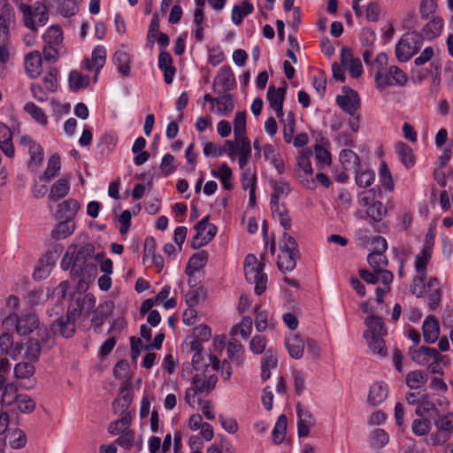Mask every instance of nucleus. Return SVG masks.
Here are the masks:
<instances>
[{
	"mask_svg": "<svg viewBox=\"0 0 453 453\" xmlns=\"http://www.w3.org/2000/svg\"><path fill=\"white\" fill-rule=\"evenodd\" d=\"M75 229V222L73 219H66L57 224L51 230L50 237L54 241H60L70 236Z\"/></svg>",
	"mask_w": 453,
	"mask_h": 453,
	"instance_id": "obj_21",
	"label": "nucleus"
},
{
	"mask_svg": "<svg viewBox=\"0 0 453 453\" xmlns=\"http://www.w3.org/2000/svg\"><path fill=\"white\" fill-rule=\"evenodd\" d=\"M112 61L122 76H128L130 73V56L127 51L118 50L112 57Z\"/></svg>",
	"mask_w": 453,
	"mask_h": 453,
	"instance_id": "obj_33",
	"label": "nucleus"
},
{
	"mask_svg": "<svg viewBox=\"0 0 453 453\" xmlns=\"http://www.w3.org/2000/svg\"><path fill=\"white\" fill-rule=\"evenodd\" d=\"M174 157L171 154H165L161 161L160 169L165 176L172 174L175 170Z\"/></svg>",
	"mask_w": 453,
	"mask_h": 453,
	"instance_id": "obj_64",
	"label": "nucleus"
},
{
	"mask_svg": "<svg viewBox=\"0 0 453 453\" xmlns=\"http://www.w3.org/2000/svg\"><path fill=\"white\" fill-rule=\"evenodd\" d=\"M368 344L369 349L380 357H384L387 356V348L385 346L382 335L375 334L369 337H365Z\"/></svg>",
	"mask_w": 453,
	"mask_h": 453,
	"instance_id": "obj_41",
	"label": "nucleus"
},
{
	"mask_svg": "<svg viewBox=\"0 0 453 453\" xmlns=\"http://www.w3.org/2000/svg\"><path fill=\"white\" fill-rule=\"evenodd\" d=\"M431 422L428 419L416 418L412 421L411 431L417 436H424L429 433Z\"/></svg>",
	"mask_w": 453,
	"mask_h": 453,
	"instance_id": "obj_55",
	"label": "nucleus"
},
{
	"mask_svg": "<svg viewBox=\"0 0 453 453\" xmlns=\"http://www.w3.org/2000/svg\"><path fill=\"white\" fill-rule=\"evenodd\" d=\"M423 337L427 343H434L440 334L439 322L434 316H428L423 323Z\"/></svg>",
	"mask_w": 453,
	"mask_h": 453,
	"instance_id": "obj_20",
	"label": "nucleus"
},
{
	"mask_svg": "<svg viewBox=\"0 0 453 453\" xmlns=\"http://www.w3.org/2000/svg\"><path fill=\"white\" fill-rule=\"evenodd\" d=\"M288 426V418L286 415L282 414L279 417L272 432L273 441L275 444H280L286 436Z\"/></svg>",
	"mask_w": 453,
	"mask_h": 453,
	"instance_id": "obj_38",
	"label": "nucleus"
},
{
	"mask_svg": "<svg viewBox=\"0 0 453 453\" xmlns=\"http://www.w3.org/2000/svg\"><path fill=\"white\" fill-rule=\"evenodd\" d=\"M133 396L127 390L122 389L120 394L112 403V409L115 414H123L128 412L127 410L131 404Z\"/></svg>",
	"mask_w": 453,
	"mask_h": 453,
	"instance_id": "obj_30",
	"label": "nucleus"
},
{
	"mask_svg": "<svg viewBox=\"0 0 453 453\" xmlns=\"http://www.w3.org/2000/svg\"><path fill=\"white\" fill-rule=\"evenodd\" d=\"M311 156V151H302L297 156L296 172L299 177H308L312 174Z\"/></svg>",
	"mask_w": 453,
	"mask_h": 453,
	"instance_id": "obj_24",
	"label": "nucleus"
},
{
	"mask_svg": "<svg viewBox=\"0 0 453 453\" xmlns=\"http://www.w3.org/2000/svg\"><path fill=\"white\" fill-rule=\"evenodd\" d=\"M376 191L374 188H370L360 192L357 195V203L361 207L367 209L376 200Z\"/></svg>",
	"mask_w": 453,
	"mask_h": 453,
	"instance_id": "obj_58",
	"label": "nucleus"
},
{
	"mask_svg": "<svg viewBox=\"0 0 453 453\" xmlns=\"http://www.w3.org/2000/svg\"><path fill=\"white\" fill-rule=\"evenodd\" d=\"M16 403L19 410L24 413H30L35 408V402L27 395H19Z\"/></svg>",
	"mask_w": 453,
	"mask_h": 453,
	"instance_id": "obj_57",
	"label": "nucleus"
},
{
	"mask_svg": "<svg viewBox=\"0 0 453 453\" xmlns=\"http://www.w3.org/2000/svg\"><path fill=\"white\" fill-rule=\"evenodd\" d=\"M211 336V328L200 325L194 328V338L185 346L186 351L192 353V358L191 364L183 365L182 376L188 378L192 374V371H197L195 382L199 385L201 391L215 388L218 382L217 371L219 360L202 347V342H208Z\"/></svg>",
	"mask_w": 453,
	"mask_h": 453,
	"instance_id": "obj_1",
	"label": "nucleus"
},
{
	"mask_svg": "<svg viewBox=\"0 0 453 453\" xmlns=\"http://www.w3.org/2000/svg\"><path fill=\"white\" fill-rule=\"evenodd\" d=\"M285 95V88H276L274 86H270L267 91V100L271 108L275 111L278 119H282L284 116L283 103Z\"/></svg>",
	"mask_w": 453,
	"mask_h": 453,
	"instance_id": "obj_13",
	"label": "nucleus"
},
{
	"mask_svg": "<svg viewBox=\"0 0 453 453\" xmlns=\"http://www.w3.org/2000/svg\"><path fill=\"white\" fill-rule=\"evenodd\" d=\"M24 111L29 114L37 123L41 125L47 124V117L42 108L32 102H28L24 106Z\"/></svg>",
	"mask_w": 453,
	"mask_h": 453,
	"instance_id": "obj_49",
	"label": "nucleus"
},
{
	"mask_svg": "<svg viewBox=\"0 0 453 453\" xmlns=\"http://www.w3.org/2000/svg\"><path fill=\"white\" fill-rule=\"evenodd\" d=\"M68 81L71 89L75 91L87 88L89 84L88 76H83L78 71H72L69 74Z\"/></svg>",
	"mask_w": 453,
	"mask_h": 453,
	"instance_id": "obj_50",
	"label": "nucleus"
},
{
	"mask_svg": "<svg viewBox=\"0 0 453 453\" xmlns=\"http://www.w3.org/2000/svg\"><path fill=\"white\" fill-rule=\"evenodd\" d=\"M234 134L236 140L246 137V112L238 111L234 119Z\"/></svg>",
	"mask_w": 453,
	"mask_h": 453,
	"instance_id": "obj_51",
	"label": "nucleus"
},
{
	"mask_svg": "<svg viewBox=\"0 0 453 453\" xmlns=\"http://www.w3.org/2000/svg\"><path fill=\"white\" fill-rule=\"evenodd\" d=\"M42 347L37 340H29L25 343V348L21 352V359L25 362H35L38 359Z\"/></svg>",
	"mask_w": 453,
	"mask_h": 453,
	"instance_id": "obj_31",
	"label": "nucleus"
},
{
	"mask_svg": "<svg viewBox=\"0 0 453 453\" xmlns=\"http://www.w3.org/2000/svg\"><path fill=\"white\" fill-rule=\"evenodd\" d=\"M207 259L208 254L204 250L194 254L188 260L186 273L192 275L196 271H198L205 265Z\"/></svg>",
	"mask_w": 453,
	"mask_h": 453,
	"instance_id": "obj_35",
	"label": "nucleus"
},
{
	"mask_svg": "<svg viewBox=\"0 0 453 453\" xmlns=\"http://www.w3.org/2000/svg\"><path fill=\"white\" fill-rule=\"evenodd\" d=\"M376 87L380 90H383L388 87L395 85L390 73L388 72L378 71L374 76Z\"/></svg>",
	"mask_w": 453,
	"mask_h": 453,
	"instance_id": "obj_60",
	"label": "nucleus"
},
{
	"mask_svg": "<svg viewBox=\"0 0 453 453\" xmlns=\"http://www.w3.org/2000/svg\"><path fill=\"white\" fill-rule=\"evenodd\" d=\"M422 35L412 32L403 35L395 45V57L400 62L409 61L421 49Z\"/></svg>",
	"mask_w": 453,
	"mask_h": 453,
	"instance_id": "obj_5",
	"label": "nucleus"
},
{
	"mask_svg": "<svg viewBox=\"0 0 453 453\" xmlns=\"http://www.w3.org/2000/svg\"><path fill=\"white\" fill-rule=\"evenodd\" d=\"M95 305L96 298L94 296L87 294L82 298L76 299L75 307L71 311V314H74L75 319L77 316L86 318L94 311Z\"/></svg>",
	"mask_w": 453,
	"mask_h": 453,
	"instance_id": "obj_16",
	"label": "nucleus"
},
{
	"mask_svg": "<svg viewBox=\"0 0 453 453\" xmlns=\"http://www.w3.org/2000/svg\"><path fill=\"white\" fill-rule=\"evenodd\" d=\"M425 292L427 296V307L430 311H435L441 303L442 290L436 277H431L426 284Z\"/></svg>",
	"mask_w": 453,
	"mask_h": 453,
	"instance_id": "obj_12",
	"label": "nucleus"
},
{
	"mask_svg": "<svg viewBox=\"0 0 453 453\" xmlns=\"http://www.w3.org/2000/svg\"><path fill=\"white\" fill-rule=\"evenodd\" d=\"M435 426L439 432L450 437L453 433V413L449 412L439 416L435 421Z\"/></svg>",
	"mask_w": 453,
	"mask_h": 453,
	"instance_id": "obj_43",
	"label": "nucleus"
},
{
	"mask_svg": "<svg viewBox=\"0 0 453 453\" xmlns=\"http://www.w3.org/2000/svg\"><path fill=\"white\" fill-rule=\"evenodd\" d=\"M432 250L431 248L425 247L415 257V270L417 275L413 278L411 291L416 294V288H418V297L423 296L426 285L424 284L427 278L426 268L431 259Z\"/></svg>",
	"mask_w": 453,
	"mask_h": 453,
	"instance_id": "obj_6",
	"label": "nucleus"
},
{
	"mask_svg": "<svg viewBox=\"0 0 453 453\" xmlns=\"http://www.w3.org/2000/svg\"><path fill=\"white\" fill-rule=\"evenodd\" d=\"M253 5L247 1H244L242 5H234L232 10L231 19L235 25H240L245 16L252 13Z\"/></svg>",
	"mask_w": 453,
	"mask_h": 453,
	"instance_id": "obj_36",
	"label": "nucleus"
},
{
	"mask_svg": "<svg viewBox=\"0 0 453 453\" xmlns=\"http://www.w3.org/2000/svg\"><path fill=\"white\" fill-rule=\"evenodd\" d=\"M32 362H20L14 366V375L17 379H29L35 373Z\"/></svg>",
	"mask_w": 453,
	"mask_h": 453,
	"instance_id": "obj_52",
	"label": "nucleus"
},
{
	"mask_svg": "<svg viewBox=\"0 0 453 453\" xmlns=\"http://www.w3.org/2000/svg\"><path fill=\"white\" fill-rule=\"evenodd\" d=\"M365 325L368 328L364 333V337L375 334L384 335L386 334L385 324L380 317L370 316L366 318Z\"/></svg>",
	"mask_w": 453,
	"mask_h": 453,
	"instance_id": "obj_28",
	"label": "nucleus"
},
{
	"mask_svg": "<svg viewBox=\"0 0 453 453\" xmlns=\"http://www.w3.org/2000/svg\"><path fill=\"white\" fill-rule=\"evenodd\" d=\"M10 445L14 449H20L27 444V435L20 429L13 430L10 434Z\"/></svg>",
	"mask_w": 453,
	"mask_h": 453,
	"instance_id": "obj_54",
	"label": "nucleus"
},
{
	"mask_svg": "<svg viewBox=\"0 0 453 453\" xmlns=\"http://www.w3.org/2000/svg\"><path fill=\"white\" fill-rule=\"evenodd\" d=\"M266 346V340L262 335H255L250 342V349L256 355L262 354Z\"/></svg>",
	"mask_w": 453,
	"mask_h": 453,
	"instance_id": "obj_63",
	"label": "nucleus"
},
{
	"mask_svg": "<svg viewBox=\"0 0 453 453\" xmlns=\"http://www.w3.org/2000/svg\"><path fill=\"white\" fill-rule=\"evenodd\" d=\"M355 173V180L358 187L367 188L370 187L375 180V173L372 170L365 169L363 170L360 166V170L354 171Z\"/></svg>",
	"mask_w": 453,
	"mask_h": 453,
	"instance_id": "obj_42",
	"label": "nucleus"
},
{
	"mask_svg": "<svg viewBox=\"0 0 453 453\" xmlns=\"http://www.w3.org/2000/svg\"><path fill=\"white\" fill-rule=\"evenodd\" d=\"M437 349L434 348L422 346L416 349H411V358L418 365H426L432 358H437Z\"/></svg>",
	"mask_w": 453,
	"mask_h": 453,
	"instance_id": "obj_19",
	"label": "nucleus"
},
{
	"mask_svg": "<svg viewBox=\"0 0 453 453\" xmlns=\"http://www.w3.org/2000/svg\"><path fill=\"white\" fill-rule=\"evenodd\" d=\"M25 69L27 74L32 78H37L42 71V59L39 51L28 53L25 57Z\"/></svg>",
	"mask_w": 453,
	"mask_h": 453,
	"instance_id": "obj_15",
	"label": "nucleus"
},
{
	"mask_svg": "<svg viewBox=\"0 0 453 453\" xmlns=\"http://www.w3.org/2000/svg\"><path fill=\"white\" fill-rule=\"evenodd\" d=\"M54 335H60L65 338L72 337L75 332L74 314H71L70 308L65 317L58 319L50 326Z\"/></svg>",
	"mask_w": 453,
	"mask_h": 453,
	"instance_id": "obj_10",
	"label": "nucleus"
},
{
	"mask_svg": "<svg viewBox=\"0 0 453 453\" xmlns=\"http://www.w3.org/2000/svg\"><path fill=\"white\" fill-rule=\"evenodd\" d=\"M114 304L111 301L104 302L96 311V315L91 319V326L95 331H98L104 323V319L107 318L112 311Z\"/></svg>",
	"mask_w": 453,
	"mask_h": 453,
	"instance_id": "obj_26",
	"label": "nucleus"
},
{
	"mask_svg": "<svg viewBox=\"0 0 453 453\" xmlns=\"http://www.w3.org/2000/svg\"><path fill=\"white\" fill-rule=\"evenodd\" d=\"M58 73L56 68H51L42 79V87L47 92H55L58 89Z\"/></svg>",
	"mask_w": 453,
	"mask_h": 453,
	"instance_id": "obj_53",
	"label": "nucleus"
},
{
	"mask_svg": "<svg viewBox=\"0 0 453 453\" xmlns=\"http://www.w3.org/2000/svg\"><path fill=\"white\" fill-rule=\"evenodd\" d=\"M71 249L72 247L68 248L67 252L65 257L63 258L62 265L64 266V264L67 262L68 264L73 263L74 266L81 267L86 262L87 257L90 256V253L92 251L91 247H82L76 252L75 256L72 254V257L68 258V255L70 254Z\"/></svg>",
	"mask_w": 453,
	"mask_h": 453,
	"instance_id": "obj_27",
	"label": "nucleus"
},
{
	"mask_svg": "<svg viewBox=\"0 0 453 453\" xmlns=\"http://www.w3.org/2000/svg\"><path fill=\"white\" fill-rule=\"evenodd\" d=\"M69 180L66 178H61L51 186L48 200L50 203L57 202L64 198L69 193Z\"/></svg>",
	"mask_w": 453,
	"mask_h": 453,
	"instance_id": "obj_23",
	"label": "nucleus"
},
{
	"mask_svg": "<svg viewBox=\"0 0 453 453\" xmlns=\"http://www.w3.org/2000/svg\"><path fill=\"white\" fill-rule=\"evenodd\" d=\"M13 17L10 13H0V42H10V26Z\"/></svg>",
	"mask_w": 453,
	"mask_h": 453,
	"instance_id": "obj_45",
	"label": "nucleus"
},
{
	"mask_svg": "<svg viewBox=\"0 0 453 453\" xmlns=\"http://www.w3.org/2000/svg\"><path fill=\"white\" fill-rule=\"evenodd\" d=\"M339 157L342 165L346 170H360V159L351 150H342Z\"/></svg>",
	"mask_w": 453,
	"mask_h": 453,
	"instance_id": "obj_32",
	"label": "nucleus"
},
{
	"mask_svg": "<svg viewBox=\"0 0 453 453\" xmlns=\"http://www.w3.org/2000/svg\"><path fill=\"white\" fill-rule=\"evenodd\" d=\"M395 148L402 164L406 168H411L415 164V157L411 148L403 142H396Z\"/></svg>",
	"mask_w": 453,
	"mask_h": 453,
	"instance_id": "obj_25",
	"label": "nucleus"
},
{
	"mask_svg": "<svg viewBox=\"0 0 453 453\" xmlns=\"http://www.w3.org/2000/svg\"><path fill=\"white\" fill-rule=\"evenodd\" d=\"M43 40L46 45L58 46L62 43V30L58 26L50 27L43 35Z\"/></svg>",
	"mask_w": 453,
	"mask_h": 453,
	"instance_id": "obj_44",
	"label": "nucleus"
},
{
	"mask_svg": "<svg viewBox=\"0 0 453 453\" xmlns=\"http://www.w3.org/2000/svg\"><path fill=\"white\" fill-rule=\"evenodd\" d=\"M0 149L9 158H12L15 155L12 133L10 127L2 122H0Z\"/></svg>",
	"mask_w": 453,
	"mask_h": 453,
	"instance_id": "obj_18",
	"label": "nucleus"
},
{
	"mask_svg": "<svg viewBox=\"0 0 453 453\" xmlns=\"http://www.w3.org/2000/svg\"><path fill=\"white\" fill-rule=\"evenodd\" d=\"M272 186L274 192L271 196H276V199H280V196H287L291 191L289 183L282 180L273 181Z\"/></svg>",
	"mask_w": 453,
	"mask_h": 453,
	"instance_id": "obj_61",
	"label": "nucleus"
},
{
	"mask_svg": "<svg viewBox=\"0 0 453 453\" xmlns=\"http://www.w3.org/2000/svg\"><path fill=\"white\" fill-rule=\"evenodd\" d=\"M443 27V20L439 17H434L422 28V35L426 38L432 40L438 37Z\"/></svg>",
	"mask_w": 453,
	"mask_h": 453,
	"instance_id": "obj_29",
	"label": "nucleus"
},
{
	"mask_svg": "<svg viewBox=\"0 0 453 453\" xmlns=\"http://www.w3.org/2000/svg\"><path fill=\"white\" fill-rule=\"evenodd\" d=\"M367 261L374 270H380L388 265V259L384 253L371 252L367 257Z\"/></svg>",
	"mask_w": 453,
	"mask_h": 453,
	"instance_id": "obj_59",
	"label": "nucleus"
},
{
	"mask_svg": "<svg viewBox=\"0 0 453 453\" xmlns=\"http://www.w3.org/2000/svg\"><path fill=\"white\" fill-rule=\"evenodd\" d=\"M222 95L215 99V102L218 106L217 114L219 115H226L233 111L234 108V102L230 94L221 93Z\"/></svg>",
	"mask_w": 453,
	"mask_h": 453,
	"instance_id": "obj_37",
	"label": "nucleus"
},
{
	"mask_svg": "<svg viewBox=\"0 0 453 453\" xmlns=\"http://www.w3.org/2000/svg\"><path fill=\"white\" fill-rule=\"evenodd\" d=\"M365 214L366 217L371 219L372 221L380 222L385 218L387 214V208L381 202L375 201L365 210Z\"/></svg>",
	"mask_w": 453,
	"mask_h": 453,
	"instance_id": "obj_40",
	"label": "nucleus"
},
{
	"mask_svg": "<svg viewBox=\"0 0 453 453\" xmlns=\"http://www.w3.org/2000/svg\"><path fill=\"white\" fill-rule=\"evenodd\" d=\"M60 165L61 163L59 156L57 154L52 155L48 161L47 169L44 173L46 177L50 179L57 176L58 171L60 170Z\"/></svg>",
	"mask_w": 453,
	"mask_h": 453,
	"instance_id": "obj_62",
	"label": "nucleus"
},
{
	"mask_svg": "<svg viewBox=\"0 0 453 453\" xmlns=\"http://www.w3.org/2000/svg\"><path fill=\"white\" fill-rule=\"evenodd\" d=\"M79 209L80 203L77 200L73 198L67 199L58 205L56 217H67V219H71V216L74 215Z\"/></svg>",
	"mask_w": 453,
	"mask_h": 453,
	"instance_id": "obj_34",
	"label": "nucleus"
},
{
	"mask_svg": "<svg viewBox=\"0 0 453 453\" xmlns=\"http://www.w3.org/2000/svg\"><path fill=\"white\" fill-rule=\"evenodd\" d=\"M217 227L213 224H210L208 228L205 230L203 238L199 239L198 237H193L190 242V246L194 249H199L207 243H209L216 235Z\"/></svg>",
	"mask_w": 453,
	"mask_h": 453,
	"instance_id": "obj_47",
	"label": "nucleus"
},
{
	"mask_svg": "<svg viewBox=\"0 0 453 453\" xmlns=\"http://www.w3.org/2000/svg\"><path fill=\"white\" fill-rule=\"evenodd\" d=\"M20 10L23 13L25 26L32 31H36L37 27L34 18H38L39 26H44L49 19V14L46 6L41 3H35L33 8L29 5L21 4Z\"/></svg>",
	"mask_w": 453,
	"mask_h": 453,
	"instance_id": "obj_7",
	"label": "nucleus"
},
{
	"mask_svg": "<svg viewBox=\"0 0 453 453\" xmlns=\"http://www.w3.org/2000/svg\"><path fill=\"white\" fill-rule=\"evenodd\" d=\"M343 95L336 96V103L339 107L349 115L357 112L360 106V98L358 94L352 88L344 87L342 88Z\"/></svg>",
	"mask_w": 453,
	"mask_h": 453,
	"instance_id": "obj_9",
	"label": "nucleus"
},
{
	"mask_svg": "<svg viewBox=\"0 0 453 453\" xmlns=\"http://www.w3.org/2000/svg\"><path fill=\"white\" fill-rule=\"evenodd\" d=\"M264 265L258 262L256 256L249 254L244 260V273L246 280L255 284V293L262 295L267 285V276L263 273Z\"/></svg>",
	"mask_w": 453,
	"mask_h": 453,
	"instance_id": "obj_4",
	"label": "nucleus"
},
{
	"mask_svg": "<svg viewBox=\"0 0 453 453\" xmlns=\"http://www.w3.org/2000/svg\"><path fill=\"white\" fill-rule=\"evenodd\" d=\"M427 381V376L425 372L416 370L410 372L406 375V384L411 389H418L422 388Z\"/></svg>",
	"mask_w": 453,
	"mask_h": 453,
	"instance_id": "obj_39",
	"label": "nucleus"
},
{
	"mask_svg": "<svg viewBox=\"0 0 453 453\" xmlns=\"http://www.w3.org/2000/svg\"><path fill=\"white\" fill-rule=\"evenodd\" d=\"M17 387L13 383H8L5 387L2 396H1V403L3 405H12L13 403H16L19 395H16Z\"/></svg>",
	"mask_w": 453,
	"mask_h": 453,
	"instance_id": "obj_56",
	"label": "nucleus"
},
{
	"mask_svg": "<svg viewBox=\"0 0 453 453\" xmlns=\"http://www.w3.org/2000/svg\"><path fill=\"white\" fill-rule=\"evenodd\" d=\"M280 122H283V138L287 143H291L293 134L295 133L296 120L294 114L289 111L286 119H279Z\"/></svg>",
	"mask_w": 453,
	"mask_h": 453,
	"instance_id": "obj_48",
	"label": "nucleus"
},
{
	"mask_svg": "<svg viewBox=\"0 0 453 453\" xmlns=\"http://www.w3.org/2000/svg\"><path fill=\"white\" fill-rule=\"evenodd\" d=\"M285 346L292 358L300 359L304 351L305 342L296 334H290L285 339Z\"/></svg>",
	"mask_w": 453,
	"mask_h": 453,
	"instance_id": "obj_17",
	"label": "nucleus"
},
{
	"mask_svg": "<svg viewBox=\"0 0 453 453\" xmlns=\"http://www.w3.org/2000/svg\"><path fill=\"white\" fill-rule=\"evenodd\" d=\"M296 410L297 415V434L299 437H307L311 428L315 424V419L311 413L303 408L301 403L296 404Z\"/></svg>",
	"mask_w": 453,
	"mask_h": 453,
	"instance_id": "obj_11",
	"label": "nucleus"
},
{
	"mask_svg": "<svg viewBox=\"0 0 453 453\" xmlns=\"http://www.w3.org/2000/svg\"><path fill=\"white\" fill-rule=\"evenodd\" d=\"M106 61V50L102 45H97L92 51L91 58L86 60V67L88 70H95V80Z\"/></svg>",
	"mask_w": 453,
	"mask_h": 453,
	"instance_id": "obj_14",
	"label": "nucleus"
},
{
	"mask_svg": "<svg viewBox=\"0 0 453 453\" xmlns=\"http://www.w3.org/2000/svg\"><path fill=\"white\" fill-rule=\"evenodd\" d=\"M438 358H432L428 363L427 370L433 374H439L441 376L443 375V371L441 368V365L443 366H447L450 364V358L445 355H441L437 352Z\"/></svg>",
	"mask_w": 453,
	"mask_h": 453,
	"instance_id": "obj_46",
	"label": "nucleus"
},
{
	"mask_svg": "<svg viewBox=\"0 0 453 453\" xmlns=\"http://www.w3.org/2000/svg\"><path fill=\"white\" fill-rule=\"evenodd\" d=\"M38 316L31 311L22 313L19 316L11 312L3 321V326L6 329L14 328L18 334L26 336L39 327Z\"/></svg>",
	"mask_w": 453,
	"mask_h": 453,
	"instance_id": "obj_2",
	"label": "nucleus"
},
{
	"mask_svg": "<svg viewBox=\"0 0 453 453\" xmlns=\"http://www.w3.org/2000/svg\"><path fill=\"white\" fill-rule=\"evenodd\" d=\"M236 86L234 73L229 65H223L213 81L214 91L221 94L230 91Z\"/></svg>",
	"mask_w": 453,
	"mask_h": 453,
	"instance_id": "obj_8",
	"label": "nucleus"
},
{
	"mask_svg": "<svg viewBox=\"0 0 453 453\" xmlns=\"http://www.w3.org/2000/svg\"><path fill=\"white\" fill-rule=\"evenodd\" d=\"M388 395V385L384 382L373 383L369 390L368 402L372 405L381 403Z\"/></svg>",
	"mask_w": 453,
	"mask_h": 453,
	"instance_id": "obj_22",
	"label": "nucleus"
},
{
	"mask_svg": "<svg viewBox=\"0 0 453 453\" xmlns=\"http://www.w3.org/2000/svg\"><path fill=\"white\" fill-rule=\"evenodd\" d=\"M280 250L277 261L279 270L282 273L291 272L295 269L299 257L298 245L295 238L284 233Z\"/></svg>",
	"mask_w": 453,
	"mask_h": 453,
	"instance_id": "obj_3",
	"label": "nucleus"
}]
</instances>
